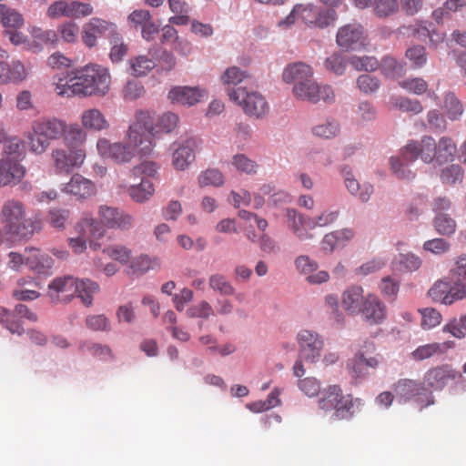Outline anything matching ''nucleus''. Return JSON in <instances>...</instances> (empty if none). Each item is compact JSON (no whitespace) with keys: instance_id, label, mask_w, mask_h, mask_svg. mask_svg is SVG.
I'll use <instances>...</instances> for the list:
<instances>
[{"instance_id":"obj_27","label":"nucleus","mask_w":466,"mask_h":466,"mask_svg":"<svg viewBox=\"0 0 466 466\" xmlns=\"http://www.w3.org/2000/svg\"><path fill=\"white\" fill-rule=\"evenodd\" d=\"M355 237V232L352 228H342L331 231L324 236L321 240V248L331 253L336 248H344Z\"/></svg>"},{"instance_id":"obj_40","label":"nucleus","mask_w":466,"mask_h":466,"mask_svg":"<svg viewBox=\"0 0 466 466\" xmlns=\"http://www.w3.org/2000/svg\"><path fill=\"white\" fill-rule=\"evenodd\" d=\"M155 66L156 63L153 59L140 55L128 60L127 71L135 77H141L147 76Z\"/></svg>"},{"instance_id":"obj_44","label":"nucleus","mask_w":466,"mask_h":466,"mask_svg":"<svg viewBox=\"0 0 466 466\" xmlns=\"http://www.w3.org/2000/svg\"><path fill=\"white\" fill-rule=\"evenodd\" d=\"M109 44L111 45L109 58L113 63L121 62L127 55L128 45L124 42V39L118 30L110 37Z\"/></svg>"},{"instance_id":"obj_59","label":"nucleus","mask_w":466,"mask_h":466,"mask_svg":"<svg viewBox=\"0 0 466 466\" xmlns=\"http://www.w3.org/2000/svg\"><path fill=\"white\" fill-rule=\"evenodd\" d=\"M399 86L410 93L422 95L428 90V83L420 77L407 78L399 82Z\"/></svg>"},{"instance_id":"obj_5","label":"nucleus","mask_w":466,"mask_h":466,"mask_svg":"<svg viewBox=\"0 0 466 466\" xmlns=\"http://www.w3.org/2000/svg\"><path fill=\"white\" fill-rule=\"evenodd\" d=\"M66 127V121L56 116L35 120L26 135L29 151L35 155L44 154L52 141L62 137Z\"/></svg>"},{"instance_id":"obj_1","label":"nucleus","mask_w":466,"mask_h":466,"mask_svg":"<svg viewBox=\"0 0 466 466\" xmlns=\"http://www.w3.org/2000/svg\"><path fill=\"white\" fill-rule=\"evenodd\" d=\"M153 117L148 111L137 110L135 120L129 126L124 142H111L101 137L96 142L98 154L117 164L130 162L137 155L142 157L152 154L155 143L152 142Z\"/></svg>"},{"instance_id":"obj_16","label":"nucleus","mask_w":466,"mask_h":466,"mask_svg":"<svg viewBox=\"0 0 466 466\" xmlns=\"http://www.w3.org/2000/svg\"><path fill=\"white\" fill-rule=\"evenodd\" d=\"M299 347V358L314 363L319 360L324 347L322 338L315 331L302 329L297 335Z\"/></svg>"},{"instance_id":"obj_12","label":"nucleus","mask_w":466,"mask_h":466,"mask_svg":"<svg viewBox=\"0 0 466 466\" xmlns=\"http://www.w3.org/2000/svg\"><path fill=\"white\" fill-rule=\"evenodd\" d=\"M117 30L115 23L94 16L83 25L81 40L87 48H93L97 46L99 37H106L109 40Z\"/></svg>"},{"instance_id":"obj_6","label":"nucleus","mask_w":466,"mask_h":466,"mask_svg":"<svg viewBox=\"0 0 466 466\" xmlns=\"http://www.w3.org/2000/svg\"><path fill=\"white\" fill-rule=\"evenodd\" d=\"M74 72L78 96H105L109 92L111 76L108 68L90 64Z\"/></svg>"},{"instance_id":"obj_8","label":"nucleus","mask_w":466,"mask_h":466,"mask_svg":"<svg viewBox=\"0 0 466 466\" xmlns=\"http://www.w3.org/2000/svg\"><path fill=\"white\" fill-rule=\"evenodd\" d=\"M319 408L324 411L334 410L337 420H348L353 415L354 400L350 394H343L339 385H329L321 391Z\"/></svg>"},{"instance_id":"obj_64","label":"nucleus","mask_w":466,"mask_h":466,"mask_svg":"<svg viewBox=\"0 0 466 466\" xmlns=\"http://www.w3.org/2000/svg\"><path fill=\"white\" fill-rule=\"evenodd\" d=\"M145 94V87L141 82L129 80L123 88V97L127 101H134Z\"/></svg>"},{"instance_id":"obj_56","label":"nucleus","mask_w":466,"mask_h":466,"mask_svg":"<svg viewBox=\"0 0 466 466\" xmlns=\"http://www.w3.org/2000/svg\"><path fill=\"white\" fill-rule=\"evenodd\" d=\"M339 216V210H324L315 218H309L307 227L311 228L315 227H327L333 224L338 219Z\"/></svg>"},{"instance_id":"obj_11","label":"nucleus","mask_w":466,"mask_h":466,"mask_svg":"<svg viewBox=\"0 0 466 466\" xmlns=\"http://www.w3.org/2000/svg\"><path fill=\"white\" fill-rule=\"evenodd\" d=\"M50 157L56 174L68 175L84 165L86 151L56 147L52 149Z\"/></svg>"},{"instance_id":"obj_9","label":"nucleus","mask_w":466,"mask_h":466,"mask_svg":"<svg viewBox=\"0 0 466 466\" xmlns=\"http://www.w3.org/2000/svg\"><path fill=\"white\" fill-rule=\"evenodd\" d=\"M230 100L241 106L244 113L249 116L260 118L268 111V106L264 96L257 91H249L246 87L228 89Z\"/></svg>"},{"instance_id":"obj_4","label":"nucleus","mask_w":466,"mask_h":466,"mask_svg":"<svg viewBox=\"0 0 466 466\" xmlns=\"http://www.w3.org/2000/svg\"><path fill=\"white\" fill-rule=\"evenodd\" d=\"M99 286L90 279L78 280L73 276L57 277L48 284V295L54 300L69 301L77 295L82 303L89 307Z\"/></svg>"},{"instance_id":"obj_21","label":"nucleus","mask_w":466,"mask_h":466,"mask_svg":"<svg viewBox=\"0 0 466 466\" xmlns=\"http://www.w3.org/2000/svg\"><path fill=\"white\" fill-rule=\"evenodd\" d=\"M360 313L364 320L370 325H379L386 319L387 309L376 295L368 294L365 297Z\"/></svg>"},{"instance_id":"obj_30","label":"nucleus","mask_w":466,"mask_h":466,"mask_svg":"<svg viewBox=\"0 0 466 466\" xmlns=\"http://www.w3.org/2000/svg\"><path fill=\"white\" fill-rule=\"evenodd\" d=\"M62 137L66 148L86 151V143L87 140V131L81 127L79 124H67V127Z\"/></svg>"},{"instance_id":"obj_54","label":"nucleus","mask_w":466,"mask_h":466,"mask_svg":"<svg viewBox=\"0 0 466 466\" xmlns=\"http://www.w3.org/2000/svg\"><path fill=\"white\" fill-rule=\"evenodd\" d=\"M72 0H56L53 2L46 10V15L51 19L70 17Z\"/></svg>"},{"instance_id":"obj_17","label":"nucleus","mask_w":466,"mask_h":466,"mask_svg":"<svg viewBox=\"0 0 466 466\" xmlns=\"http://www.w3.org/2000/svg\"><path fill=\"white\" fill-rule=\"evenodd\" d=\"M60 189L77 200H85L96 194V184L79 173L73 174L69 181L63 184Z\"/></svg>"},{"instance_id":"obj_28","label":"nucleus","mask_w":466,"mask_h":466,"mask_svg":"<svg viewBox=\"0 0 466 466\" xmlns=\"http://www.w3.org/2000/svg\"><path fill=\"white\" fill-rule=\"evenodd\" d=\"M206 91L198 87L176 86L168 93V98L172 103L193 106L206 96Z\"/></svg>"},{"instance_id":"obj_24","label":"nucleus","mask_w":466,"mask_h":466,"mask_svg":"<svg viewBox=\"0 0 466 466\" xmlns=\"http://www.w3.org/2000/svg\"><path fill=\"white\" fill-rule=\"evenodd\" d=\"M25 167L12 158L0 159V186L17 184L25 177Z\"/></svg>"},{"instance_id":"obj_10","label":"nucleus","mask_w":466,"mask_h":466,"mask_svg":"<svg viewBox=\"0 0 466 466\" xmlns=\"http://www.w3.org/2000/svg\"><path fill=\"white\" fill-rule=\"evenodd\" d=\"M393 390L401 401L407 402L410 400L415 401L422 410L435 403V399L431 391H427L423 383L410 379H400L393 385Z\"/></svg>"},{"instance_id":"obj_41","label":"nucleus","mask_w":466,"mask_h":466,"mask_svg":"<svg viewBox=\"0 0 466 466\" xmlns=\"http://www.w3.org/2000/svg\"><path fill=\"white\" fill-rule=\"evenodd\" d=\"M286 215L289 228L299 239L306 240L312 238V235L302 228L303 225L307 226L309 218L304 219L303 217L295 209H288Z\"/></svg>"},{"instance_id":"obj_50","label":"nucleus","mask_w":466,"mask_h":466,"mask_svg":"<svg viewBox=\"0 0 466 466\" xmlns=\"http://www.w3.org/2000/svg\"><path fill=\"white\" fill-rule=\"evenodd\" d=\"M443 109L449 119L458 120L463 113V106L452 93H448L444 97Z\"/></svg>"},{"instance_id":"obj_60","label":"nucleus","mask_w":466,"mask_h":466,"mask_svg":"<svg viewBox=\"0 0 466 466\" xmlns=\"http://www.w3.org/2000/svg\"><path fill=\"white\" fill-rule=\"evenodd\" d=\"M152 19L150 12L146 9L134 10L127 17L129 25L136 30H141Z\"/></svg>"},{"instance_id":"obj_43","label":"nucleus","mask_w":466,"mask_h":466,"mask_svg":"<svg viewBox=\"0 0 466 466\" xmlns=\"http://www.w3.org/2000/svg\"><path fill=\"white\" fill-rule=\"evenodd\" d=\"M390 106L391 108L412 114H419L423 110V106L419 100L401 96H391Z\"/></svg>"},{"instance_id":"obj_63","label":"nucleus","mask_w":466,"mask_h":466,"mask_svg":"<svg viewBox=\"0 0 466 466\" xmlns=\"http://www.w3.org/2000/svg\"><path fill=\"white\" fill-rule=\"evenodd\" d=\"M421 314V327L424 329H431L441 322V313L433 308H426L420 310Z\"/></svg>"},{"instance_id":"obj_37","label":"nucleus","mask_w":466,"mask_h":466,"mask_svg":"<svg viewBox=\"0 0 466 466\" xmlns=\"http://www.w3.org/2000/svg\"><path fill=\"white\" fill-rule=\"evenodd\" d=\"M53 85L55 92L60 96H78L74 71L66 72L62 76L56 78Z\"/></svg>"},{"instance_id":"obj_25","label":"nucleus","mask_w":466,"mask_h":466,"mask_svg":"<svg viewBox=\"0 0 466 466\" xmlns=\"http://www.w3.org/2000/svg\"><path fill=\"white\" fill-rule=\"evenodd\" d=\"M174 147L173 166L177 169L185 170L195 160L196 141L190 137L182 143H174Z\"/></svg>"},{"instance_id":"obj_18","label":"nucleus","mask_w":466,"mask_h":466,"mask_svg":"<svg viewBox=\"0 0 466 466\" xmlns=\"http://www.w3.org/2000/svg\"><path fill=\"white\" fill-rule=\"evenodd\" d=\"M100 218L99 224L108 228H118L121 230H128L133 227L134 218L128 213L120 210L117 208L101 206L98 210Z\"/></svg>"},{"instance_id":"obj_62","label":"nucleus","mask_w":466,"mask_h":466,"mask_svg":"<svg viewBox=\"0 0 466 466\" xmlns=\"http://www.w3.org/2000/svg\"><path fill=\"white\" fill-rule=\"evenodd\" d=\"M93 13L94 7L90 3L79 0L71 1L70 19H82L91 15Z\"/></svg>"},{"instance_id":"obj_55","label":"nucleus","mask_w":466,"mask_h":466,"mask_svg":"<svg viewBox=\"0 0 466 466\" xmlns=\"http://www.w3.org/2000/svg\"><path fill=\"white\" fill-rule=\"evenodd\" d=\"M208 284L213 290L219 292L221 295L231 296L235 293L233 286L227 280L226 277L221 274L211 275Z\"/></svg>"},{"instance_id":"obj_22","label":"nucleus","mask_w":466,"mask_h":466,"mask_svg":"<svg viewBox=\"0 0 466 466\" xmlns=\"http://www.w3.org/2000/svg\"><path fill=\"white\" fill-rule=\"evenodd\" d=\"M363 27L357 24L345 25L339 28L336 42L339 46L349 50L362 44Z\"/></svg>"},{"instance_id":"obj_7","label":"nucleus","mask_w":466,"mask_h":466,"mask_svg":"<svg viewBox=\"0 0 466 466\" xmlns=\"http://www.w3.org/2000/svg\"><path fill=\"white\" fill-rule=\"evenodd\" d=\"M428 295L434 301L445 305L466 298V274L451 269L447 277L433 284Z\"/></svg>"},{"instance_id":"obj_45","label":"nucleus","mask_w":466,"mask_h":466,"mask_svg":"<svg viewBox=\"0 0 466 466\" xmlns=\"http://www.w3.org/2000/svg\"><path fill=\"white\" fill-rule=\"evenodd\" d=\"M249 78V75L246 72L238 68V66H230L221 76L222 83L227 86V91L228 89H235V87L239 84H241L243 81L248 80ZM238 87H236L238 89Z\"/></svg>"},{"instance_id":"obj_14","label":"nucleus","mask_w":466,"mask_h":466,"mask_svg":"<svg viewBox=\"0 0 466 466\" xmlns=\"http://www.w3.org/2000/svg\"><path fill=\"white\" fill-rule=\"evenodd\" d=\"M462 379V375L449 364L430 368L423 375V385L432 390H442L450 381Z\"/></svg>"},{"instance_id":"obj_36","label":"nucleus","mask_w":466,"mask_h":466,"mask_svg":"<svg viewBox=\"0 0 466 466\" xmlns=\"http://www.w3.org/2000/svg\"><path fill=\"white\" fill-rule=\"evenodd\" d=\"M435 163L443 165L451 162L457 152V146L450 137H441L438 142L435 141Z\"/></svg>"},{"instance_id":"obj_48","label":"nucleus","mask_w":466,"mask_h":466,"mask_svg":"<svg viewBox=\"0 0 466 466\" xmlns=\"http://www.w3.org/2000/svg\"><path fill=\"white\" fill-rule=\"evenodd\" d=\"M315 19L313 20V27L324 29L333 25L338 15L335 9L322 8L316 5Z\"/></svg>"},{"instance_id":"obj_47","label":"nucleus","mask_w":466,"mask_h":466,"mask_svg":"<svg viewBox=\"0 0 466 466\" xmlns=\"http://www.w3.org/2000/svg\"><path fill=\"white\" fill-rule=\"evenodd\" d=\"M25 156L23 141L17 137L8 138L4 145V157L2 158H12L21 161Z\"/></svg>"},{"instance_id":"obj_29","label":"nucleus","mask_w":466,"mask_h":466,"mask_svg":"<svg viewBox=\"0 0 466 466\" xmlns=\"http://www.w3.org/2000/svg\"><path fill=\"white\" fill-rule=\"evenodd\" d=\"M41 284L32 277H22L16 282L12 295L17 300H34L40 297Z\"/></svg>"},{"instance_id":"obj_26","label":"nucleus","mask_w":466,"mask_h":466,"mask_svg":"<svg viewBox=\"0 0 466 466\" xmlns=\"http://www.w3.org/2000/svg\"><path fill=\"white\" fill-rule=\"evenodd\" d=\"M25 265L31 270L39 274H47L52 268L54 260L46 253L42 252L37 248H25Z\"/></svg>"},{"instance_id":"obj_53","label":"nucleus","mask_w":466,"mask_h":466,"mask_svg":"<svg viewBox=\"0 0 466 466\" xmlns=\"http://www.w3.org/2000/svg\"><path fill=\"white\" fill-rule=\"evenodd\" d=\"M436 231L441 235L450 236L456 230L455 220L447 214H438L433 220Z\"/></svg>"},{"instance_id":"obj_13","label":"nucleus","mask_w":466,"mask_h":466,"mask_svg":"<svg viewBox=\"0 0 466 466\" xmlns=\"http://www.w3.org/2000/svg\"><path fill=\"white\" fill-rule=\"evenodd\" d=\"M292 92L296 98L310 103H318L320 100L333 102L335 99L333 89L327 85L319 86L313 76L295 84Z\"/></svg>"},{"instance_id":"obj_3","label":"nucleus","mask_w":466,"mask_h":466,"mask_svg":"<svg viewBox=\"0 0 466 466\" xmlns=\"http://www.w3.org/2000/svg\"><path fill=\"white\" fill-rule=\"evenodd\" d=\"M0 219L5 233L16 240L30 239L42 229V220L39 218H25V208L18 200L5 202Z\"/></svg>"},{"instance_id":"obj_31","label":"nucleus","mask_w":466,"mask_h":466,"mask_svg":"<svg viewBox=\"0 0 466 466\" xmlns=\"http://www.w3.org/2000/svg\"><path fill=\"white\" fill-rule=\"evenodd\" d=\"M341 173L344 178V184L349 192L359 198L362 202L368 201L373 192V187L369 183L360 185L352 171L347 167L341 169Z\"/></svg>"},{"instance_id":"obj_61","label":"nucleus","mask_w":466,"mask_h":466,"mask_svg":"<svg viewBox=\"0 0 466 466\" xmlns=\"http://www.w3.org/2000/svg\"><path fill=\"white\" fill-rule=\"evenodd\" d=\"M103 252L106 254L110 258L115 259L122 264L127 263L131 257L130 249L122 245L108 246L103 249Z\"/></svg>"},{"instance_id":"obj_33","label":"nucleus","mask_w":466,"mask_h":466,"mask_svg":"<svg viewBox=\"0 0 466 466\" xmlns=\"http://www.w3.org/2000/svg\"><path fill=\"white\" fill-rule=\"evenodd\" d=\"M316 5L313 4L296 5L291 10L290 14L279 22V25H291L295 23L296 19H301V21L309 27H313V20L315 17Z\"/></svg>"},{"instance_id":"obj_39","label":"nucleus","mask_w":466,"mask_h":466,"mask_svg":"<svg viewBox=\"0 0 466 466\" xmlns=\"http://www.w3.org/2000/svg\"><path fill=\"white\" fill-rule=\"evenodd\" d=\"M30 66H25L20 60H12L7 62L5 69V85L18 84L25 81L30 75Z\"/></svg>"},{"instance_id":"obj_34","label":"nucleus","mask_w":466,"mask_h":466,"mask_svg":"<svg viewBox=\"0 0 466 466\" xmlns=\"http://www.w3.org/2000/svg\"><path fill=\"white\" fill-rule=\"evenodd\" d=\"M364 299L363 289L360 286H351L342 293L341 304L347 312L357 315L360 313Z\"/></svg>"},{"instance_id":"obj_19","label":"nucleus","mask_w":466,"mask_h":466,"mask_svg":"<svg viewBox=\"0 0 466 466\" xmlns=\"http://www.w3.org/2000/svg\"><path fill=\"white\" fill-rule=\"evenodd\" d=\"M18 318H24L32 322L37 320V315L24 304L16 305L14 313L5 309H0V322L12 333L21 334L23 331V327Z\"/></svg>"},{"instance_id":"obj_58","label":"nucleus","mask_w":466,"mask_h":466,"mask_svg":"<svg viewBox=\"0 0 466 466\" xmlns=\"http://www.w3.org/2000/svg\"><path fill=\"white\" fill-rule=\"evenodd\" d=\"M157 170L158 166L155 162L145 161L130 169L128 172V177L138 180L141 177V175H145L147 177H154Z\"/></svg>"},{"instance_id":"obj_49","label":"nucleus","mask_w":466,"mask_h":466,"mask_svg":"<svg viewBox=\"0 0 466 466\" xmlns=\"http://www.w3.org/2000/svg\"><path fill=\"white\" fill-rule=\"evenodd\" d=\"M178 116L171 112L163 114L156 124L153 123L154 129L152 131L151 140L159 132L170 133L177 126Z\"/></svg>"},{"instance_id":"obj_52","label":"nucleus","mask_w":466,"mask_h":466,"mask_svg":"<svg viewBox=\"0 0 466 466\" xmlns=\"http://www.w3.org/2000/svg\"><path fill=\"white\" fill-rule=\"evenodd\" d=\"M441 350L438 342L420 345L411 352V358L416 361H421L435 355H441Z\"/></svg>"},{"instance_id":"obj_23","label":"nucleus","mask_w":466,"mask_h":466,"mask_svg":"<svg viewBox=\"0 0 466 466\" xmlns=\"http://www.w3.org/2000/svg\"><path fill=\"white\" fill-rule=\"evenodd\" d=\"M380 362V356L376 355L366 358L363 352H357L347 361V370L352 378H362L366 375L367 368L377 369Z\"/></svg>"},{"instance_id":"obj_57","label":"nucleus","mask_w":466,"mask_h":466,"mask_svg":"<svg viewBox=\"0 0 466 466\" xmlns=\"http://www.w3.org/2000/svg\"><path fill=\"white\" fill-rule=\"evenodd\" d=\"M224 183V177L218 169H207L198 177V184L200 187H219Z\"/></svg>"},{"instance_id":"obj_20","label":"nucleus","mask_w":466,"mask_h":466,"mask_svg":"<svg viewBox=\"0 0 466 466\" xmlns=\"http://www.w3.org/2000/svg\"><path fill=\"white\" fill-rule=\"evenodd\" d=\"M138 180L140 181L137 183V180L127 177L118 187L121 192H127L133 201L143 203L154 195L155 187L147 178L140 177Z\"/></svg>"},{"instance_id":"obj_32","label":"nucleus","mask_w":466,"mask_h":466,"mask_svg":"<svg viewBox=\"0 0 466 466\" xmlns=\"http://www.w3.org/2000/svg\"><path fill=\"white\" fill-rule=\"evenodd\" d=\"M80 121L81 127L86 131L99 132L109 127V123L105 115L96 107L85 109L80 116Z\"/></svg>"},{"instance_id":"obj_42","label":"nucleus","mask_w":466,"mask_h":466,"mask_svg":"<svg viewBox=\"0 0 466 466\" xmlns=\"http://www.w3.org/2000/svg\"><path fill=\"white\" fill-rule=\"evenodd\" d=\"M169 9L175 15L168 19V22L176 25H185L189 22V6L183 0H168Z\"/></svg>"},{"instance_id":"obj_15","label":"nucleus","mask_w":466,"mask_h":466,"mask_svg":"<svg viewBox=\"0 0 466 466\" xmlns=\"http://www.w3.org/2000/svg\"><path fill=\"white\" fill-rule=\"evenodd\" d=\"M76 228L82 233V237L70 238L69 245L76 253H82L86 248L85 238L99 239L105 235V228L95 218L86 215L76 225Z\"/></svg>"},{"instance_id":"obj_35","label":"nucleus","mask_w":466,"mask_h":466,"mask_svg":"<svg viewBox=\"0 0 466 466\" xmlns=\"http://www.w3.org/2000/svg\"><path fill=\"white\" fill-rule=\"evenodd\" d=\"M311 76H313L312 68L303 62L289 64L282 74V78L286 83L295 84L304 82Z\"/></svg>"},{"instance_id":"obj_38","label":"nucleus","mask_w":466,"mask_h":466,"mask_svg":"<svg viewBox=\"0 0 466 466\" xmlns=\"http://www.w3.org/2000/svg\"><path fill=\"white\" fill-rule=\"evenodd\" d=\"M0 24L6 30H17L24 26L25 20L17 10L0 4Z\"/></svg>"},{"instance_id":"obj_46","label":"nucleus","mask_w":466,"mask_h":466,"mask_svg":"<svg viewBox=\"0 0 466 466\" xmlns=\"http://www.w3.org/2000/svg\"><path fill=\"white\" fill-rule=\"evenodd\" d=\"M400 4L398 0H373V14L380 18L390 17L399 12Z\"/></svg>"},{"instance_id":"obj_2","label":"nucleus","mask_w":466,"mask_h":466,"mask_svg":"<svg viewBox=\"0 0 466 466\" xmlns=\"http://www.w3.org/2000/svg\"><path fill=\"white\" fill-rule=\"evenodd\" d=\"M435 139L430 136H423L420 140H411L400 150V157H390V168L393 174L402 180L410 181L415 177L407 166L420 158L426 164L435 162Z\"/></svg>"},{"instance_id":"obj_51","label":"nucleus","mask_w":466,"mask_h":466,"mask_svg":"<svg viewBox=\"0 0 466 466\" xmlns=\"http://www.w3.org/2000/svg\"><path fill=\"white\" fill-rule=\"evenodd\" d=\"M70 218V211L66 208H53L47 212L46 222L54 228L62 229Z\"/></svg>"}]
</instances>
